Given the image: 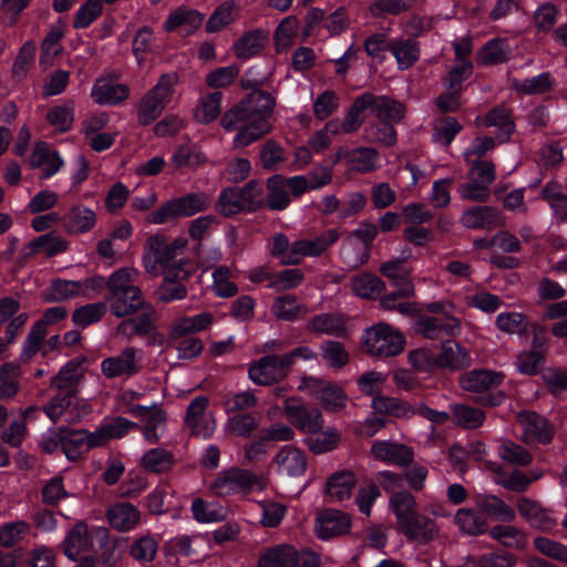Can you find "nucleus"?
<instances>
[{
  "label": "nucleus",
  "instance_id": "nucleus-1",
  "mask_svg": "<svg viewBox=\"0 0 567 567\" xmlns=\"http://www.w3.org/2000/svg\"><path fill=\"white\" fill-rule=\"evenodd\" d=\"M389 508L395 516V528L409 542L427 545L440 535V527L434 519L417 511V503L412 493L394 495L389 501Z\"/></svg>",
  "mask_w": 567,
  "mask_h": 567
},
{
  "label": "nucleus",
  "instance_id": "nucleus-2",
  "mask_svg": "<svg viewBox=\"0 0 567 567\" xmlns=\"http://www.w3.org/2000/svg\"><path fill=\"white\" fill-rule=\"evenodd\" d=\"M504 374L502 372L474 369L463 373L458 379L461 389L473 393L474 400L482 406H496L504 401V393L496 389L503 383Z\"/></svg>",
  "mask_w": 567,
  "mask_h": 567
},
{
  "label": "nucleus",
  "instance_id": "nucleus-3",
  "mask_svg": "<svg viewBox=\"0 0 567 567\" xmlns=\"http://www.w3.org/2000/svg\"><path fill=\"white\" fill-rule=\"evenodd\" d=\"M404 337L390 324L378 323L367 329L362 336L364 351L379 359L400 354L404 349Z\"/></svg>",
  "mask_w": 567,
  "mask_h": 567
},
{
  "label": "nucleus",
  "instance_id": "nucleus-4",
  "mask_svg": "<svg viewBox=\"0 0 567 567\" xmlns=\"http://www.w3.org/2000/svg\"><path fill=\"white\" fill-rule=\"evenodd\" d=\"M255 488H266L265 478L249 470L239 467H230L219 472L210 484V489L217 496L248 494Z\"/></svg>",
  "mask_w": 567,
  "mask_h": 567
},
{
  "label": "nucleus",
  "instance_id": "nucleus-5",
  "mask_svg": "<svg viewBox=\"0 0 567 567\" xmlns=\"http://www.w3.org/2000/svg\"><path fill=\"white\" fill-rule=\"evenodd\" d=\"M274 106L275 97L271 94L260 90L252 91L223 115L221 126L224 128L233 127V121H236V118L249 120L252 117L269 121Z\"/></svg>",
  "mask_w": 567,
  "mask_h": 567
},
{
  "label": "nucleus",
  "instance_id": "nucleus-6",
  "mask_svg": "<svg viewBox=\"0 0 567 567\" xmlns=\"http://www.w3.org/2000/svg\"><path fill=\"white\" fill-rule=\"evenodd\" d=\"M208 206V198L204 194H188L186 196L172 199L162 205L147 216L150 224H164L178 217H189Z\"/></svg>",
  "mask_w": 567,
  "mask_h": 567
},
{
  "label": "nucleus",
  "instance_id": "nucleus-7",
  "mask_svg": "<svg viewBox=\"0 0 567 567\" xmlns=\"http://www.w3.org/2000/svg\"><path fill=\"white\" fill-rule=\"evenodd\" d=\"M299 389L308 391L328 412H340L347 405L348 396L343 389L328 380L303 377Z\"/></svg>",
  "mask_w": 567,
  "mask_h": 567
},
{
  "label": "nucleus",
  "instance_id": "nucleus-8",
  "mask_svg": "<svg viewBox=\"0 0 567 567\" xmlns=\"http://www.w3.org/2000/svg\"><path fill=\"white\" fill-rule=\"evenodd\" d=\"M290 371L285 355L269 354L252 362L248 369L249 379L257 385H271L287 378Z\"/></svg>",
  "mask_w": 567,
  "mask_h": 567
},
{
  "label": "nucleus",
  "instance_id": "nucleus-9",
  "mask_svg": "<svg viewBox=\"0 0 567 567\" xmlns=\"http://www.w3.org/2000/svg\"><path fill=\"white\" fill-rule=\"evenodd\" d=\"M284 412L296 429L308 435L319 432L323 427L321 410L306 405L296 398H289L285 401Z\"/></svg>",
  "mask_w": 567,
  "mask_h": 567
},
{
  "label": "nucleus",
  "instance_id": "nucleus-10",
  "mask_svg": "<svg viewBox=\"0 0 567 567\" xmlns=\"http://www.w3.org/2000/svg\"><path fill=\"white\" fill-rule=\"evenodd\" d=\"M105 297L112 315L117 318L130 316L143 308L144 301L138 286H109Z\"/></svg>",
  "mask_w": 567,
  "mask_h": 567
},
{
  "label": "nucleus",
  "instance_id": "nucleus-11",
  "mask_svg": "<svg viewBox=\"0 0 567 567\" xmlns=\"http://www.w3.org/2000/svg\"><path fill=\"white\" fill-rule=\"evenodd\" d=\"M207 408L208 398L205 395H198L190 401L184 423L192 435L207 439L213 434L215 421L210 415L206 414Z\"/></svg>",
  "mask_w": 567,
  "mask_h": 567
},
{
  "label": "nucleus",
  "instance_id": "nucleus-12",
  "mask_svg": "<svg viewBox=\"0 0 567 567\" xmlns=\"http://www.w3.org/2000/svg\"><path fill=\"white\" fill-rule=\"evenodd\" d=\"M134 347L125 348L120 354L109 357L101 362V371L106 379L131 377L137 374L142 365Z\"/></svg>",
  "mask_w": 567,
  "mask_h": 567
},
{
  "label": "nucleus",
  "instance_id": "nucleus-13",
  "mask_svg": "<svg viewBox=\"0 0 567 567\" xmlns=\"http://www.w3.org/2000/svg\"><path fill=\"white\" fill-rule=\"evenodd\" d=\"M518 421L523 427L522 441L525 443L549 444L555 435V427L536 412H522Z\"/></svg>",
  "mask_w": 567,
  "mask_h": 567
},
{
  "label": "nucleus",
  "instance_id": "nucleus-14",
  "mask_svg": "<svg viewBox=\"0 0 567 567\" xmlns=\"http://www.w3.org/2000/svg\"><path fill=\"white\" fill-rule=\"evenodd\" d=\"M351 528V516L342 511L326 508L316 518V533L321 539L346 535Z\"/></svg>",
  "mask_w": 567,
  "mask_h": 567
},
{
  "label": "nucleus",
  "instance_id": "nucleus-15",
  "mask_svg": "<svg viewBox=\"0 0 567 567\" xmlns=\"http://www.w3.org/2000/svg\"><path fill=\"white\" fill-rule=\"evenodd\" d=\"M61 224L69 235L86 234L96 227L97 214L84 204H74L61 217Z\"/></svg>",
  "mask_w": 567,
  "mask_h": 567
},
{
  "label": "nucleus",
  "instance_id": "nucleus-16",
  "mask_svg": "<svg viewBox=\"0 0 567 567\" xmlns=\"http://www.w3.org/2000/svg\"><path fill=\"white\" fill-rule=\"evenodd\" d=\"M415 332L429 340H439L444 334L455 337L460 334L461 321L452 316L445 318L421 317L415 323Z\"/></svg>",
  "mask_w": 567,
  "mask_h": 567
},
{
  "label": "nucleus",
  "instance_id": "nucleus-17",
  "mask_svg": "<svg viewBox=\"0 0 567 567\" xmlns=\"http://www.w3.org/2000/svg\"><path fill=\"white\" fill-rule=\"evenodd\" d=\"M371 454L378 461L406 467L413 463L414 452L404 444L377 441L371 446Z\"/></svg>",
  "mask_w": 567,
  "mask_h": 567
},
{
  "label": "nucleus",
  "instance_id": "nucleus-18",
  "mask_svg": "<svg viewBox=\"0 0 567 567\" xmlns=\"http://www.w3.org/2000/svg\"><path fill=\"white\" fill-rule=\"evenodd\" d=\"M206 154L198 145L186 141L174 147L171 156V164L175 171H196L207 163Z\"/></svg>",
  "mask_w": 567,
  "mask_h": 567
},
{
  "label": "nucleus",
  "instance_id": "nucleus-19",
  "mask_svg": "<svg viewBox=\"0 0 567 567\" xmlns=\"http://www.w3.org/2000/svg\"><path fill=\"white\" fill-rule=\"evenodd\" d=\"M234 126L229 128H225L226 131H235L237 130V134L234 138V145L236 147H246L251 143L258 141L264 135H266L271 125L268 120L262 118H249V120H237L233 121Z\"/></svg>",
  "mask_w": 567,
  "mask_h": 567
},
{
  "label": "nucleus",
  "instance_id": "nucleus-20",
  "mask_svg": "<svg viewBox=\"0 0 567 567\" xmlns=\"http://www.w3.org/2000/svg\"><path fill=\"white\" fill-rule=\"evenodd\" d=\"M128 94L130 89L125 84L107 78L99 79L91 91L93 101L101 105L117 104L127 99Z\"/></svg>",
  "mask_w": 567,
  "mask_h": 567
},
{
  "label": "nucleus",
  "instance_id": "nucleus-21",
  "mask_svg": "<svg viewBox=\"0 0 567 567\" xmlns=\"http://www.w3.org/2000/svg\"><path fill=\"white\" fill-rule=\"evenodd\" d=\"M105 515L109 524L118 532L132 530L141 522V512L136 506L127 502L112 505Z\"/></svg>",
  "mask_w": 567,
  "mask_h": 567
},
{
  "label": "nucleus",
  "instance_id": "nucleus-22",
  "mask_svg": "<svg viewBox=\"0 0 567 567\" xmlns=\"http://www.w3.org/2000/svg\"><path fill=\"white\" fill-rule=\"evenodd\" d=\"M357 485L353 472L342 470L331 474L326 484L324 492L330 502H343L350 499Z\"/></svg>",
  "mask_w": 567,
  "mask_h": 567
},
{
  "label": "nucleus",
  "instance_id": "nucleus-23",
  "mask_svg": "<svg viewBox=\"0 0 567 567\" xmlns=\"http://www.w3.org/2000/svg\"><path fill=\"white\" fill-rule=\"evenodd\" d=\"M92 546V538L84 522L76 523L62 543L63 553L71 560H78L80 555L91 550Z\"/></svg>",
  "mask_w": 567,
  "mask_h": 567
},
{
  "label": "nucleus",
  "instance_id": "nucleus-24",
  "mask_svg": "<svg viewBox=\"0 0 567 567\" xmlns=\"http://www.w3.org/2000/svg\"><path fill=\"white\" fill-rule=\"evenodd\" d=\"M339 238L336 229H328L313 239L296 240V264L306 257H317L324 252L328 247L333 245Z\"/></svg>",
  "mask_w": 567,
  "mask_h": 567
},
{
  "label": "nucleus",
  "instance_id": "nucleus-25",
  "mask_svg": "<svg viewBox=\"0 0 567 567\" xmlns=\"http://www.w3.org/2000/svg\"><path fill=\"white\" fill-rule=\"evenodd\" d=\"M143 424L140 429L144 440L152 445L157 444L163 437L166 423L167 413L161 404L154 403L151 405V410L141 419Z\"/></svg>",
  "mask_w": 567,
  "mask_h": 567
},
{
  "label": "nucleus",
  "instance_id": "nucleus-26",
  "mask_svg": "<svg viewBox=\"0 0 567 567\" xmlns=\"http://www.w3.org/2000/svg\"><path fill=\"white\" fill-rule=\"evenodd\" d=\"M306 330L316 334L341 338L346 336V318L333 312L316 315L307 321Z\"/></svg>",
  "mask_w": 567,
  "mask_h": 567
},
{
  "label": "nucleus",
  "instance_id": "nucleus-27",
  "mask_svg": "<svg viewBox=\"0 0 567 567\" xmlns=\"http://www.w3.org/2000/svg\"><path fill=\"white\" fill-rule=\"evenodd\" d=\"M338 158H344L349 167L359 173H370L380 167V155L371 147L339 151Z\"/></svg>",
  "mask_w": 567,
  "mask_h": 567
},
{
  "label": "nucleus",
  "instance_id": "nucleus-28",
  "mask_svg": "<svg viewBox=\"0 0 567 567\" xmlns=\"http://www.w3.org/2000/svg\"><path fill=\"white\" fill-rule=\"evenodd\" d=\"M472 359L467 349L454 340H446L436 358L440 368L449 370H463L471 365Z\"/></svg>",
  "mask_w": 567,
  "mask_h": 567
},
{
  "label": "nucleus",
  "instance_id": "nucleus-29",
  "mask_svg": "<svg viewBox=\"0 0 567 567\" xmlns=\"http://www.w3.org/2000/svg\"><path fill=\"white\" fill-rule=\"evenodd\" d=\"M141 467L152 474H167L176 465L172 451L164 447H153L143 453L140 460Z\"/></svg>",
  "mask_w": 567,
  "mask_h": 567
},
{
  "label": "nucleus",
  "instance_id": "nucleus-30",
  "mask_svg": "<svg viewBox=\"0 0 567 567\" xmlns=\"http://www.w3.org/2000/svg\"><path fill=\"white\" fill-rule=\"evenodd\" d=\"M279 471L288 476L299 477L306 473L307 456L305 452L295 446H284L276 455Z\"/></svg>",
  "mask_w": 567,
  "mask_h": 567
},
{
  "label": "nucleus",
  "instance_id": "nucleus-31",
  "mask_svg": "<svg viewBox=\"0 0 567 567\" xmlns=\"http://www.w3.org/2000/svg\"><path fill=\"white\" fill-rule=\"evenodd\" d=\"M203 21L204 16L197 10L181 7L168 16L164 28L166 31L179 29L182 32L189 34L197 30Z\"/></svg>",
  "mask_w": 567,
  "mask_h": 567
},
{
  "label": "nucleus",
  "instance_id": "nucleus-32",
  "mask_svg": "<svg viewBox=\"0 0 567 567\" xmlns=\"http://www.w3.org/2000/svg\"><path fill=\"white\" fill-rule=\"evenodd\" d=\"M30 165L32 167H41V177L48 179L59 172L63 165V161L59 157L58 153L52 152L47 144L38 143L30 156Z\"/></svg>",
  "mask_w": 567,
  "mask_h": 567
},
{
  "label": "nucleus",
  "instance_id": "nucleus-33",
  "mask_svg": "<svg viewBox=\"0 0 567 567\" xmlns=\"http://www.w3.org/2000/svg\"><path fill=\"white\" fill-rule=\"evenodd\" d=\"M476 505L483 513L503 523H511L516 517L515 511L509 505L492 494H478Z\"/></svg>",
  "mask_w": 567,
  "mask_h": 567
},
{
  "label": "nucleus",
  "instance_id": "nucleus-34",
  "mask_svg": "<svg viewBox=\"0 0 567 567\" xmlns=\"http://www.w3.org/2000/svg\"><path fill=\"white\" fill-rule=\"evenodd\" d=\"M213 322L209 312H202L194 317H183L174 321L168 333L171 340L181 339L187 334L196 333L207 329Z\"/></svg>",
  "mask_w": 567,
  "mask_h": 567
},
{
  "label": "nucleus",
  "instance_id": "nucleus-35",
  "mask_svg": "<svg viewBox=\"0 0 567 567\" xmlns=\"http://www.w3.org/2000/svg\"><path fill=\"white\" fill-rule=\"evenodd\" d=\"M388 49L393 54L400 70L411 68L420 56L417 42L411 38H398L388 43Z\"/></svg>",
  "mask_w": 567,
  "mask_h": 567
},
{
  "label": "nucleus",
  "instance_id": "nucleus-36",
  "mask_svg": "<svg viewBox=\"0 0 567 567\" xmlns=\"http://www.w3.org/2000/svg\"><path fill=\"white\" fill-rule=\"evenodd\" d=\"M81 379L82 373L79 365L71 361L51 380V388L55 389L58 393L74 398L79 392Z\"/></svg>",
  "mask_w": 567,
  "mask_h": 567
},
{
  "label": "nucleus",
  "instance_id": "nucleus-37",
  "mask_svg": "<svg viewBox=\"0 0 567 567\" xmlns=\"http://www.w3.org/2000/svg\"><path fill=\"white\" fill-rule=\"evenodd\" d=\"M69 247V240L54 233H49L30 241L25 247V254H43L52 257L65 252Z\"/></svg>",
  "mask_w": 567,
  "mask_h": 567
},
{
  "label": "nucleus",
  "instance_id": "nucleus-38",
  "mask_svg": "<svg viewBox=\"0 0 567 567\" xmlns=\"http://www.w3.org/2000/svg\"><path fill=\"white\" fill-rule=\"evenodd\" d=\"M461 223L466 228H492L501 224V216L492 207L477 206L465 210Z\"/></svg>",
  "mask_w": 567,
  "mask_h": 567
},
{
  "label": "nucleus",
  "instance_id": "nucleus-39",
  "mask_svg": "<svg viewBox=\"0 0 567 567\" xmlns=\"http://www.w3.org/2000/svg\"><path fill=\"white\" fill-rule=\"evenodd\" d=\"M261 416L257 412L237 413L227 419L225 431L239 437H250L260 425Z\"/></svg>",
  "mask_w": 567,
  "mask_h": 567
},
{
  "label": "nucleus",
  "instance_id": "nucleus-40",
  "mask_svg": "<svg viewBox=\"0 0 567 567\" xmlns=\"http://www.w3.org/2000/svg\"><path fill=\"white\" fill-rule=\"evenodd\" d=\"M414 295V286H401L396 290L380 297V306L384 310H399L403 315L416 311V306L406 299Z\"/></svg>",
  "mask_w": 567,
  "mask_h": 567
},
{
  "label": "nucleus",
  "instance_id": "nucleus-41",
  "mask_svg": "<svg viewBox=\"0 0 567 567\" xmlns=\"http://www.w3.org/2000/svg\"><path fill=\"white\" fill-rule=\"evenodd\" d=\"M291 202L289 192L284 184L282 175H274L267 181L265 203L270 210H284Z\"/></svg>",
  "mask_w": 567,
  "mask_h": 567
},
{
  "label": "nucleus",
  "instance_id": "nucleus-42",
  "mask_svg": "<svg viewBox=\"0 0 567 567\" xmlns=\"http://www.w3.org/2000/svg\"><path fill=\"white\" fill-rule=\"evenodd\" d=\"M341 433L334 427L310 433L306 439V445L315 454H323L338 447Z\"/></svg>",
  "mask_w": 567,
  "mask_h": 567
},
{
  "label": "nucleus",
  "instance_id": "nucleus-43",
  "mask_svg": "<svg viewBox=\"0 0 567 567\" xmlns=\"http://www.w3.org/2000/svg\"><path fill=\"white\" fill-rule=\"evenodd\" d=\"M372 409L380 414H388L395 417H410L414 410L410 404L399 398L375 395L371 402Z\"/></svg>",
  "mask_w": 567,
  "mask_h": 567
},
{
  "label": "nucleus",
  "instance_id": "nucleus-44",
  "mask_svg": "<svg viewBox=\"0 0 567 567\" xmlns=\"http://www.w3.org/2000/svg\"><path fill=\"white\" fill-rule=\"evenodd\" d=\"M221 99L220 92H213L202 96L194 110V117L198 123L208 124L215 121L221 111Z\"/></svg>",
  "mask_w": 567,
  "mask_h": 567
},
{
  "label": "nucleus",
  "instance_id": "nucleus-45",
  "mask_svg": "<svg viewBox=\"0 0 567 567\" xmlns=\"http://www.w3.org/2000/svg\"><path fill=\"white\" fill-rule=\"evenodd\" d=\"M268 35L262 30H254L244 34L234 45L235 54L240 59H250L262 50Z\"/></svg>",
  "mask_w": 567,
  "mask_h": 567
},
{
  "label": "nucleus",
  "instance_id": "nucleus-46",
  "mask_svg": "<svg viewBox=\"0 0 567 567\" xmlns=\"http://www.w3.org/2000/svg\"><path fill=\"white\" fill-rule=\"evenodd\" d=\"M460 529L468 535H481L487 530L485 517L473 508H460L454 515Z\"/></svg>",
  "mask_w": 567,
  "mask_h": 567
},
{
  "label": "nucleus",
  "instance_id": "nucleus-47",
  "mask_svg": "<svg viewBox=\"0 0 567 567\" xmlns=\"http://www.w3.org/2000/svg\"><path fill=\"white\" fill-rule=\"evenodd\" d=\"M497 454L501 460L507 464L526 467L533 463L530 452L518 443L504 440L497 447Z\"/></svg>",
  "mask_w": 567,
  "mask_h": 567
},
{
  "label": "nucleus",
  "instance_id": "nucleus-48",
  "mask_svg": "<svg viewBox=\"0 0 567 567\" xmlns=\"http://www.w3.org/2000/svg\"><path fill=\"white\" fill-rule=\"evenodd\" d=\"M374 99L371 95L364 94L358 97L347 112L341 125V132L354 133L359 130L364 121V111L371 106Z\"/></svg>",
  "mask_w": 567,
  "mask_h": 567
},
{
  "label": "nucleus",
  "instance_id": "nucleus-49",
  "mask_svg": "<svg viewBox=\"0 0 567 567\" xmlns=\"http://www.w3.org/2000/svg\"><path fill=\"white\" fill-rule=\"evenodd\" d=\"M272 313L281 320L293 321L303 318L308 313L306 306L298 302L296 297L284 295L276 298L272 305Z\"/></svg>",
  "mask_w": 567,
  "mask_h": 567
},
{
  "label": "nucleus",
  "instance_id": "nucleus-50",
  "mask_svg": "<svg viewBox=\"0 0 567 567\" xmlns=\"http://www.w3.org/2000/svg\"><path fill=\"white\" fill-rule=\"evenodd\" d=\"M452 415L456 425L467 430H474L482 426L486 417L483 410L465 404L453 405Z\"/></svg>",
  "mask_w": 567,
  "mask_h": 567
},
{
  "label": "nucleus",
  "instance_id": "nucleus-51",
  "mask_svg": "<svg viewBox=\"0 0 567 567\" xmlns=\"http://www.w3.org/2000/svg\"><path fill=\"white\" fill-rule=\"evenodd\" d=\"M511 54V47L504 39L488 41L478 52L477 58L482 64H498L505 62Z\"/></svg>",
  "mask_w": 567,
  "mask_h": 567
},
{
  "label": "nucleus",
  "instance_id": "nucleus-52",
  "mask_svg": "<svg viewBox=\"0 0 567 567\" xmlns=\"http://www.w3.org/2000/svg\"><path fill=\"white\" fill-rule=\"evenodd\" d=\"M411 249L409 247H404L396 259H390L381 265L380 272L389 280H408L410 268L405 265V261L411 257Z\"/></svg>",
  "mask_w": 567,
  "mask_h": 567
},
{
  "label": "nucleus",
  "instance_id": "nucleus-53",
  "mask_svg": "<svg viewBox=\"0 0 567 567\" xmlns=\"http://www.w3.org/2000/svg\"><path fill=\"white\" fill-rule=\"evenodd\" d=\"M217 209L225 216H233L247 210V204L241 195L240 187H228L224 189L218 199Z\"/></svg>",
  "mask_w": 567,
  "mask_h": 567
},
{
  "label": "nucleus",
  "instance_id": "nucleus-54",
  "mask_svg": "<svg viewBox=\"0 0 567 567\" xmlns=\"http://www.w3.org/2000/svg\"><path fill=\"white\" fill-rule=\"evenodd\" d=\"M62 451L70 461H76L87 453L89 449L83 430H71L65 426Z\"/></svg>",
  "mask_w": 567,
  "mask_h": 567
},
{
  "label": "nucleus",
  "instance_id": "nucleus-55",
  "mask_svg": "<svg viewBox=\"0 0 567 567\" xmlns=\"http://www.w3.org/2000/svg\"><path fill=\"white\" fill-rule=\"evenodd\" d=\"M21 369L18 363L7 362L0 368V401L14 396L19 390Z\"/></svg>",
  "mask_w": 567,
  "mask_h": 567
},
{
  "label": "nucleus",
  "instance_id": "nucleus-56",
  "mask_svg": "<svg viewBox=\"0 0 567 567\" xmlns=\"http://www.w3.org/2000/svg\"><path fill=\"white\" fill-rule=\"evenodd\" d=\"M292 546L278 545L264 550L258 560V567H290Z\"/></svg>",
  "mask_w": 567,
  "mask_h": 567
},
{
  "label": "nucleus",
  "instance_id": "nucleus-57",
  "mask_svg": "<svg viewBox=\"0 0 567 567\" xmlns=\"http://www.w3.org/2000/svg\"><path fill=\"white\" fill-rule=\"evenodd\" d=\"M258 399L251 391L229 392L224 396L223 406L227 414L244 413L257 405Z\"/></svg>",
  "mask_w": 567,
  "mask_h": 567
},
{
  "label": "nucleus",
  "instance_id": "nucleus-58",
  "mask_svg": "<svg viewBox=\"0 0 567 567\" xmlns=\"http://www.w3.org/2000/svg\"><path fill=\"white\" fill-rule=\"evenodd\" d=\"M194 518L199 523L221 522L226 514L218 503L206 502L203 498H195L192 503Z\"/></svg>",
  "mask_w": 567,
  "mask_h": 567
},
{
  "label": "nucleus",
  "instance_id": "nucleus-59",
  "mask_svg": "<svg viewBox=\"0 0 567 567\" xmlns=\"http://www.w3.org/2000/svg\"><path fill=\"white\" fill-rule=\"evenodd\" d=\"M298 30L299 20L293 16L286 17L278 24L275 32V44L278 52L286 51L292 45Z\"/></svg>",
  "mask_w": 567,
  "mask_h": 567
},
{
  "label": "nucleus",
  "instance_id": "nucleus-60",
  "mask_svg": "<svg viewBox=\"0 0 567 567\" xmlns=\"http://www.w3.org/2000/svg\"><path fill=\"white\" fill-rule=\"evenodd\" d=\"M340 254L343 262L348 267L355 268L368 260L369 247L365 244H360L357 241V239L350 237L342 245Z\"/></svg>",
  "mask_w": 567,
  "mask_h": 567
},
{
  "label": "nucleus",
  "instance_id": "nucleus-61",
  "mask_svg": "<svg viewBox=\"0 0 567 567\" xmlns=\"http://www.w3.org/2000/svg\"><path fill=\"white\" fill-rule=\"evenodd\" d=\"M48 122L58 131L66 132L74 121V104L69 101L53 106L47 115Z\"/></svg>",
  "mask_w": 567,
  "mask_h": 567
},
{
  "label": "nucleus",
  "instance_id": "nucleus-62",
  "mask_svg": "<svg viewBox=\"0 0 567 567\" xmlns=\"http://www.w3.org/2000/svg\"><path fill=\"white\" fill-rule=\"evenodd\" d=\"M157 549V540L150 535H144L132 543L130 555L138 563H151L155 558Z\"/></svg>",
  "mask_w": 567,
  "mask_h": 567
},
{
  "label": "nucleus",
  "instance_id": "nucleus-63",
  "mask_svg": "<svg viewBox=\"0 0 567 567\" xmlns=\"http://www.w3.org/2000/svg\"><path fill=\"white\" fill-rule=\"evenodd\" d=\"M237 4L235 1H226L215 9L207 21L208 32H217L228 25L236 16Z\"/></svg>",
  "mask_w": 567,
  "mask_h": 567
},
{
  "label": "nucleus",
  "instance_id": "nucleus-64",
  "mask_svg": "<svg viewBox=\"0 0 567 567\" xmlns=\"http://www.w3.org/2000/svg\"><path fill=\"white\" fill-rule=\"evenodd\" d=\"M489 535L506 547H523L526 543L525 536L517 527L512 525H497L492 527Z\"/></svg>",
  "mask_w": 567,
  "mask_h": 567
}]
</instances>
